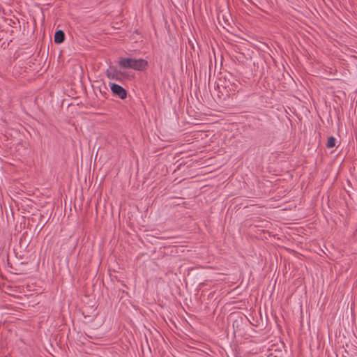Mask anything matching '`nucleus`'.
<instances>
[{
    "label": "nucleus",
    "mask_w": 357,
    "mask_h": 357,
    "mask_svg": "<svg viewBox=\"0 0 357 357\" xmlns=\"http://www.w3.org/2000/svg\"><path fill=\"white\" fill-rule=\"evenodd\" d=\"M119 64L123 68L144 70L148 66V61L143 59L120 58Z\"/></svg>",
    "instance_id": "nucleus-1"
},
{
    "label": "nucleus",
    "mask_w": 357,
    "mask_h": 357,
    "mask_svg": "<svg viewBox=\"0 0 357 357\" xmlns=\"http://www.w3.org/2000/svg\"><path fill=\"white\" fill-rule=\"evenodd\" d=\"M110 88L112 93L120 98L125 99L127 97V92L121 86L112 83Z\"/></svg>",
    "instance_id": "nucleus-2"
},
{
    "label": "nucleus",
    "mask_w": 357,
    "mask_h": 357,
    "mask_svg": "<svg viewBox=\"0 0 357 357\" xmlns=\"http://www.w3.org/2000/svg\"><path fill=\"white\" fill-rule=\"evenodd\" d=\"M65 40V33L62 30L56 31L54 34V43L60 44Z\"/></svg>",
    "instance_id": "nucleus-3"
},
{
    "label": "nucleus",
    "mask_w": 357,
    "mask_h": 357,
    "mask_svg": "<svg viewBox=\"0 0 357 357\" xmlns=\"http://www.w3.org/2000/svg\"><path fill=\"white\" fill-rule=\"evenodd\" d=\"M335 142H336V139L334 137H333V136L329 137L328 138L327 143H326L327 148H328V149L333 148L335 146Z\"/></svg>",
    "instance_id": "nucleus-4"
},
{
    "label": "nucleus",
    "mask_w": 357,
    "mask_h": 357,
    "mask_svg": "<svg viewBox=\"0 0 357 357\" xmlns=\"http://www.w3.org/2000/svg\"><path fill=\"white\" fill-rule=\"evenodd\" d=\"M227 88V86H225ZM227 87L229 88V91L231 92H235L237 91V85L236 84H233L231 85V86H227Z\"/></svg>",
    "instance_id": "nucleus-5"
}]
</instances>
